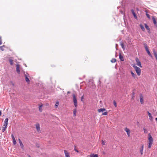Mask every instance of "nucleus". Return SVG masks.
Returning a JSON list of instances; mask_svg holds the SVG:
<instances>
[{
    "label": "nucleus",
    "instance_id": "nucleus-1",
    "mask_svg": "<svg viewBox=\"0 0 157 157\" xmlns=\"http://www.w3.org/2000/svg\"><path fill=\"white\" fill-rule=\"evenodd\" d=\"M148 147L150 148H151V146L152 145V144L153 143V139L151 136L150 134H149L148 135Z\"/></svg>",
    "mask_w": 157,
    "mask_h": 157
},
{
    "label": "nucleus",
    "instance_id": "nucleus-2",
    "mask_svg": "<svg viewBox=\"0 0 157 157\" xmlns=\"http://www.w3.org/2000/svg\"><path fill=\"white\" fill-rule=\"evenodd\" d=\"M133 67L135 68L138 75L140 76L141 74V69L134 65L133 66Z\"/></svg>",
    "mask_w": 157,
    "mask_h": 157
},
{
    "label": "nucleus",
    "instance_id": "nucleus-3",
    "mask_svg": "<svg viewBox=\"0 0 157 157\" xmlns=\"http://www.w3.org/2000/svg\"><path fill=\"white\" fill-rule=\"evenodd\" d=\"M98 111V113L103 112L102 115H107L108 114V112H105L106 111V110L105 108L99 109Z\"/></svg>",
    "mask_w": 157,
    "mask_h": 157
},
{
    "label": "nucleus",
    "instance_id": "nucleus-4",
    "mask_svg": "<svg viewBox=\"0 0 157 157\" xmlns=\"http://www.w3.org/2000/svg\"><path fill=\"white\" fill-rule=\"evenodd\" d=\"M73 100L74 103V105L75 107L77 106V100L75 94H73Z\"/></svg>",
    "mask_w": 157,
    "mask_h": 157
},
{
    "label": "nucleus",
    "instance_id": "nucleus-5",
    "mask_svg": "<svg viewBox=\"0 0 157 157\" xmlns=\"http://www.w3.org/2000/svg\"><path fill=\"white\" fill-rule=\"evenodd\" d=\"M144 45L145 48L147 52V54L150 56L152 57V55H151V54L150 51H149V49L148 48V47L147 46V44H144Z\"/></svg>",
    "mask_w": 157,
    "mask_h": 157
},
{
    "label": "nucleus",
    "instance_id": "nucleus-6",
    "mask_svg": "<svg viewBox=\"0 0 157 157\" xmlns=\"http://www.w3.org/2000/svg\"><path fill=\"white\" fill-rule=\"evenodd\" d=\"M136 64L137 65L140 67H142V66L141 64V63L140 61L139 60V59L137 58H136Z\"/></svg>",
    "mask_w": 157,
    "mask_h": 157
},
{
    "label": "nucleus",
    "instance_id": "nucleus-7",
    "mask_svg": "<svg viewBox=\"0 0 157 157\" xmlns=\"http://www.w3.org/2000/svg\"><path fill=\"white\" fill-rule=\"evenodd\" d=\"M140 99L141 104L143 105L144 104V97L143 95L141 94H140Z\"/></svg>",
    "mask_w": 157,
    "mask_h": 157
},
{
    "label": "nucleus",
    "instance_id": "nucleus-8",
    "mask_svg": "<svg viewBox=\"0 0 157 157\" xmlns=\"http://www.w3.org/2000/svg\"><path fill=\"white\" fill-rule=\"evenodd\" d=\"M124 130L126 132L128 137H130V132L129 129L125 128H124Z\"/></svg>",
    "mask_w": 157,
    "mask_h": 157
},
{
    "label": "nucleus",
    "instance_id": "nucleus-9",
    "mask_svg": "<svg viewBox=\"0 0 157 157\" xmlns=\"http://www.w3.org/2000/svg\"><path fill=\"white\" fill-rule=\"evenodd\" d=\"M36 128L37 130V131L39 132H40V124L38 123L36 124Z\"/></svg>",
    "mask_w": 157,
    "mask_h": 157
},
{
    "label": "nucleus",
    "instance_id": "nucleus-10",
    "mask_svg": "<svg viewBox=\"0 0 157 157\" xmlns=\"http://www.w3.org/2000/svg\"><path fill=\"white\" fill-rule=\"evenodd\" d=\"M64 152L65 157H70L69 153L67 151L64 150Z\"/></svg>",
    "mask_w": 157,
    "mask_h": 157
},
{
    "label": "nucleus",
    "instance_id": "nucleus-11",
    "mask_svg": "<svg viewBox=\"0 0 157 157\" xmlns=\"http://www.w3.org/2000/svg\"><path fill=\"white\" fill-rule=\"evenodd\" d=\"M16 71L17 73L19 74L20 73V65L19 64L16 65Z\"/></svg>",
    "mask_w": 157,
    "mask_h": 157
},
{
    "label": "nucleus",
    "instance_id": "nucleus-12",
    "mask_svg": "<svg viewBox=\"0 0 157 157\" xmlns=\"http://www.w3.org/2000/svg\"><path fill=\"white\" fill-rule=\"evenodd\" d=\"M152 18V20H153V23H154V25L156 26H157V23L156 21L155 18V17H153Z\"/></svg>",
    "mask_w": 157,
    "mask_h": 157
},
{
    "label": "nucleus",
    "instance_id": "nucleus-13",
    "mask_svg": "<svg viewBox=\"0 0 157 157\" xmlns=\"http://www.w3.org/2000/svg\"><path fill=\"white\" fill-rule=\"evenodd\" d=\"M144 145L142 144V146H141V148H140V152L141 155H142L143 154V149H144Z\"/></svg>",
    "mask_w": 157,
    "mask_h": 157
},
{
    "label": "nucleus",
    "instance_id": "nucleus-14",
    "mask_svg": "<svg viewBox=\"0 0 157 157\" xmlns=\"http://www.w3.org/2000/svg\"><path fill=\"white\" fill-rule=\"evenodd\" d=\"M25 79L26 81L28 84H29V82H30V81H29V79L28 77L27 76V75H25Z\"/></svg>",
    "mask_w": 157,
    "mask_h": 157
},
{
    "label": "nucleus",
    "instance_id": "nucleus-15",
    "mask_svg": "<svg viewBox=\"0 0 157 157\" xmlns=\"http://www.w3.org/2000/svg\"><path fill=\"white\" fill-rule=\"evenodd\" d=\"M131 11L132 13V14H133V15L134 17L136 18V19L137 18V17L136 14V13H135V12L134 11V10L132 9L131 10Z\"/></svg>",
    "mask_w": 157,
    "mask_h": 157
},
{
    "label": "nucleus",
    "instance_id": "nucleus-16",
    "mask_svg": "<svg viewBox=\"0 0 157 157\" xmlns=\"http://www.w3.org/2000/svg\"><path fill=\"white\" fill-rule=\"evenodd\" d=\"M144 25L146 29L148 31V32L150 33V29L148 26L146 24H145Z\"/></svg>",
    "mask_w": 157,
    "mask_h": 157
},
{
    "label": "nucleus",
    "instance_id": "nucleus-17",
    "mask_svg": "<svg viewBox=\"0 0 157 157\" xmlns=\"http://www.w3.org/2000/svg\"><path fill=\"white\" fill-rule=\"evenodd\" d=\"M89 156L90 157H98V154H90Z\"/></svg>",
    "mask_w": 157,
    "mask_h": 157
},
{
    "label": "nucleus",
    "instance_id": "nucleus-18",
    "mask_svg": "<svg viewBox=\"0 0 157 157\" xmlns=\"http://www.w3.org/2000/svg\"><path fill=\"white\" fill-rule=\"evenodd\" d=\"M147 113L149 117V119L150 120H152L153 118V117L150 113L148 111H147Z\"/></svg>",
    "mask_w": 157,
    "mask_h": 157
},
{
    "label": "nucleus",
    "instance_id": "nucleus-19",
    "mask_svg": "<svg viewBox=\"0 0 157 157\" xmlns=\"http://www.w3.org/2000/svg\"><path fill=\"white\" fill-rule=\"evenodd\" d=\"M131 73L132 76L134 78H136V75L132 71H131Z\"/></svg>",
    "mask_w": 157,
    "mask_h": 157
},
{
    "label": "nucleus",
    "instance_id": "nucleus-20",
    "mask_svg": "<svg viewBox=\"0 0 157 157\" xmlns=\"http://www.w3.org/2000/svg\"><path fill=\"white\" fill-rule=\"evenodd\" d=\"M119 58L122 61H123L124 60L123 56H122L120 53L119 54Z\"/></svg>",
    "mask_w": 157,
    "mask_h": 157
},
{
    "label": "nucleus",
    "instance_id": "nucleus-21",
    "mask_svg": "<svg viewBox=\"0 0 157 157\" xmlns=\"http://www.w3.org/2000/svg\"><path fill=\"white\" fill-rule=\"evenodd\" d=\"M43 105L41 104L39 106V110L40 112H41L42 111V107Z\"/></svg>",
    "mask_w": 157,
    "mask_h": 157
},
{
    "label": "nucleus",
    "instance_id": "nucleus-22",
    "mask_svg": "<svg viewBox=\"0 0 157 157\" xmlns=\"http://www.w3.org/2000/svg\"><path fill=\"white\" fill-rule=\"evenodd\" d=\"M153 53L154 55V56H155L156 59L157 60V53L155 50H153Z\"/></svg>",
    "mask_w": 157,
    "mask_h": 157
},
{
    "label": "nucleus",
    "instance_id": "nucleus-23",
    "mask_svg": "<svg viewBox=\"0 0 157 157\" xmlns=\"http://www.w3.org/2000/svg\"><path fill=\"white\" fill-rule=\"evenodd\" d=\"M140 28H141V29H142V30L143 31H145V28H144V26L142 24H140Z\"/></svg>",
    "mask_w": 157,
    "mask_h": 157
},
{
    "label": "nucleus",
    "instance_id": "nucleus-24",
    "mask_svg": "<svg viewBox=\"0 0 157 157\" xmlns=\"http://www.w3.org/2000/svg\"><path fill=\"white\" fill-rule=\"evenodd\" d=\"M9 61L10 63V64L12 65L13 64V60L11 58L9 59Z\"/></svg>",
    "mask_w": 157,
    "mask_h": 157
},
{
    "label": "nucleus",
    "instance_id": "nucleus-25",
    "mask_svg": "<svg viewBox=\"0 0 157 157\" xmlns=\"http://www.w3.org/2000/svg\"><path fill=\"white\" fill-rule=\"evenodd\" d=\"M77 112V110L76 109H74L73 110V115L74 117H75L76 115V113Z\"/></svg>",
    "mask_w": 157,
    "mask_h": 157
},
{
    "label": "nucleus",
    "instance_id": "nucleus-26",
    "mask_svg": "<svg viewBox=\"0 0 157 157\" xmlns=\"http://www.w3.org/2000/svg\"><path fill=\"white\" fill-rule=\"evenodd\" d=\"M5 47V45H3L2 46H1L0 47V49L2 51H3L4 50V48Z\"/></svg>",
    "mask_w": 157,
    "mask_h": 157
},
{
    "label": "nucleus",
    "instance_id": "nucleus-27",
    "mask_svg": "<svg viewBox=\"0 0 157 157\" xmlns=\"http://www.w3.org/2000/svg\"><path fill=\"white\" fill-rule=\"evenodd\" d=\"M8 119L7 118H6L5 119V120L4 122V123L5 124H8Z\"/></svg>",
    "mask_w": 157,
    "mask_h": 157
},
{
    "label": "nucleus",
    "instance_id": "nucleus-28",
    "mask_svg": "<svg viewBox=\"0 0 157 157\" xmlns=\"http://www.w3.org/2000/svg\"><path fill=\"white\" fill-rule=\"evenodd\" d=\"M59 105V102L58 101L56 102V103L55 105V107H56V108H57Z\"/></svg>",
    "mask_w": 157,
    "mask_h": 157
},
{
    "label": "nucleus",
    "instance_id": "nucleus-29",
    "mask_svg": "<svg viewBox=\"0 0 157 157\" xmlns=\"http://www.w3.org/2000/svg\"><path fill=\"white\" fill-rule=\"evenodd\" d=\"M19 144H20V146H21V148H23V147H24V145L23 144H22V142H21L19 143Z\"/></svg>",
    "mask_w": 157,
    "mask_h": 157
},
{
    "label": "nucleus",
    "instance_id": "nucleus-30",
    "mask_svg": "<svg viewBox=\"0 0 157 157\" xmlns=\"http://www.w3.org/2000/svg\"><path fill=\"white\" fill-rule=\"evenodd\" d=\"M111 62H112L113 63H115V62H116V59H115L113 58V59H111Z\"/></svg>",
    "mask_w": 157,
    "mask_h": 157
},
{
    "label": "nucleus",
    "instance_id": "nucleus-31",
    "mask_svg": "<svg viewBox=\"0 0 157 157\" xmlns=\"http://www.w3.org/2000/svg\"><path fill=\"white\" fill-rule=\"evenodd\" d=\"M13 143L14 145H15L16 144V142L15 139H13Z\"/></svg>",
    "mask_w": 157,
    "mask_h": 157
},
{
    "label": "nucleus",
    "instance_id": "nucleus-32",
    "mask_svg": "<svg viewBox=\"0 0 157 157\" xmlns=\"http://www.w3.org/2000/svg\"><path fill=\"white\" fill-rule=\"evenodd\" d=\"M146 16H147V17L149 19L150 18V16L149 14H148L147 13V11H146Z\"/></svg>",
    "mask_w": 157,
    "mask_h": 157
},
{
    "label": "nucleus",
    "instance_id": "nucleus-33",
    "mask_svg": "<svg viewBox=\"0 0 157 157\" xmlns=\"http://www.w3.org/2000/svg\"><path fill=\"white\" fill-rule=\"evenodd\" d=\"M113 103L114 105L115 106V107H116L117 106V103H116V101L115 100L113 101Z\"/></svg>",
    "mask_w": 157,
    "mask_h": 157
},
{
    "label": "nucleus",
    "instance_id": "nucleus-34",
    "mask_svg": "<svg viewBox=\"0 0 157 157\" xmlns=\"http://www.w3.org/2000/svg\"><path fill=\"white\" fill-rule=\"evenodd\" d=\"M6 128H5L4 127H3L2 128V131L3 132H4V131H5Z\"/></svg>",
    "mask_w": 157,
    "mask_h": 157
},
{
    "label": "nucleus",
    "instance_id": "nucleus-35",
    "mask_svg": "<svg viewBox=\"0 0 157 157\" xmlns=\"http://www.w3.org/2000/svg\"><path fill=\"white\" fill-rule=\"evenodd\" d=\"M74 147H75V148H74V150L76 151L77 152H78V150H77L76 149V146H74Z\"/></svg>",
    "mask_w": 157,
    "mask_h": 157
},
{
    "label": "nucleus",
    "instance_id": "nucleus-36",
    "mask_svg": "<svg viewBox=\"0 0 157 157\" xmlns=\"http://www.w3.org/2000/svg\"><path fill=\"white\" fill-rule=\"evenodd\" d=\"M134 95H135V93H134L133 92L132 93V99H133L134 97Z\"/></svg>",
    "mask_w": 157,
    "mask_h": 157
},
{
    "label": "nucleus",
    "instance_id": "nucleus-37",
    "mask_svg": "<svg viewBox=\"0 0 157 157\" xmlns=\"http://www.w3.org/2000/svg\"><path fill=\"white\" fill-rule=\"evenodd\" d=\"M2 42L1 39V37L0 36V45L2 44Z\"/></svg>",
    "mask_w": 157,
    "mask_h": 157
},
{
    "label": "nucleus",
    "instance_id": "nucleus-38",
    "mask_svg": "<svg viewBox=\"0 0 157 157\" xmlns=\"http://www.w3.org/2000/svg\"><path fill=\"white\" fill-rule=\"evenodd\" d=\"M102 143L103 145H105V142L103 140H102Z\"/></svg>",
    "mask_w": 157,
    "mask_h": 157
},
{
    "label": "nucleus",
    "instance_id": "nucleus-39",
    "mask_svg": "<svg viewBox=\"0 0 157 157\" xmlns=\"http://www.w3.org/2000/svg\"><path fill=\"white\" fill-rule=\"evenodd\" d=\"M7 125V124H4L3 125V127H4L5 128H6Z\"/></svg>",
    "mask_w": 157,
    "mask_h": 157
},
{
    "label": "nucleus",
    "instance_id": "nucleus-40",
    "mask_svg": "<svg viewBox=\"0 0 157 157\" xmlns=\"http://www.w3.org/2000/svg\"><path fill=\"white\" fill-rule=\"evenodd\" d=\"M121 45L122 48L123 49H124V45L122 43L121 44Z\"/></svg>",
    "mask_w": 157,
    "mask_h": 157
},
{
    "label": "nucleus",
    "instance_id": "nucleus-41",
    "mask_svg": "<svg viewBox=\"0 0 157 157\" xmlns=\"http://www.w3.org/2000/svg\"><path fill=\"white\" fill-rule=\"evenodd\" d=\"M144 133H146L147 132V130L146 128H144Z\"/></svg>",
    "mask_w": 157,
    "mask_h": 157
},
{
    "label": "nucleus",
    "instance_id": "nucleus-42",
    "mask_svg": "<svg viewBox=\"0 0 157 157\" xmlns=\"http://www.w3.org/2000/svg\"><path fill=\"white\" fill-rule=\"evenodd\" d=\"M11 137H12V139H15V138H14V137L13 136V134H12L11 135Z\"/></svg>",
    "mask_w": 157,
    "mask_h": 157
},
{
    "label": "nucleus",
    "instance_id": "nucleus-43",
    "mask_svg": "<svg viewBox=\"0 0 157 157\" xmlns=\"http://www.w3.org/2000/svg\"><path fill=\"white\" fill-rule=\"evenodd\" d=\"M83 98H84L83 96H82L81 97V100L82 101H83Z\"/></svg>",
    "mask_w": 157,
    "mask_h": 157
},
{
    "label": "nucleus",
    "instance_id": "nucleus-44",
    "mask_svg": "<svg viewBox=\"0 0 157 157\" xmlns=\"http://www.w3.org/2000/svg\"><path fill=\"white\" fill-rule=\"evenodd\" d=\"M18 140L19 143L21 141L20 139H18Z\"/></svg>",
    "mask_w": 157,
    "mask_h": 157
},
{
    "label": "nucleus",
    "instance_id": "nucleus-45",
    "mask_svg": "<svg viewBox=\"0 0 157 157\" xmlns=\"http://www.w3.org/2000/svg\"><path fill=\"white\" fill-rule=\"evenodd\" d=\"M1 114H2V112H1V111H0V116L1 115Z\"/></svg>",
    "mask_w": 157,
    "mask_h": 157
},
{
    "label": "nucleus",
    "instance_id": "nucleus-46",
    "mask_svg": "<svg viewBox=\"0 0 157 157\" xmlns=\"http://www.w3.org/2000/svg\"><path fill=\"white\" fill-rule=\"evenodd\" d=\"M155 119L156 121H157V118H156Z\"/></svg>",
    "mask_w": 157,
    "mask_h": 157
},
{
    "label": "nucleus",
    "instance_id": "nucleus-47",
    "mask_svg": "<svg viewBox=\"0 0 157 157\" xmlns=\"http://www.w3.org/2000/svg\"><path fill=\"white\" fill-rule=\"evenodd\" d=\"M37 146V147H39V145H38V146Z\"/></svg>",
    "mask_w": 157,
    "mask_h": 157
},
{
    "label": "nucleus",
    "instance_id": "nucleus-48",
    "mask_svg": "<svg viewBox=\"0 0 157 157\" xmlns=\"http://www.w3.org/2000/svg\"><path fill=\"white\" fill-rule=\"evenodd\" d=\"M70 93L69 92H67L68 93Z\"/></svg>",
    "mask_w": 157,
    "mask_h": 157
}]
</instances>
